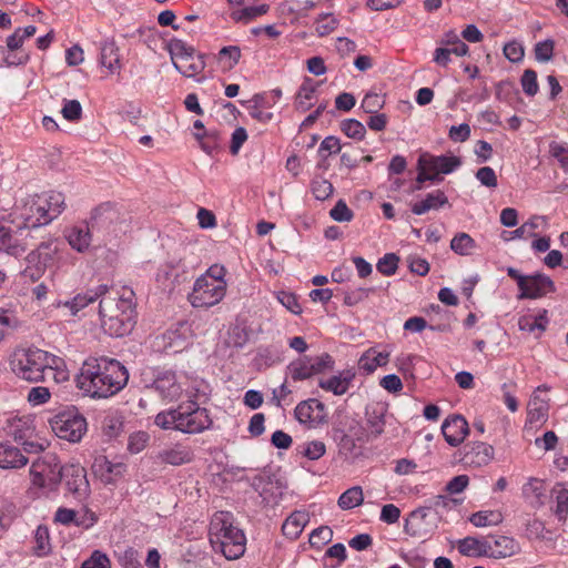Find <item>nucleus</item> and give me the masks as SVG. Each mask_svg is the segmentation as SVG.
<instances>
[{"instance_id":"nucleus-1","label":"nucleus","mask_w":568,"mask_h":568,"mask_svg":"<svg viewBox=\"0 0 568 568\" xmlns=\"http://www.w3.org/2000/svg\"><path fill=\"white\" fill-rule=\"evenodd\" d=\"M207 385L204 381H193L185 389L187 400L174 408L156 414L154 424L165 430H178L184 434H200L209 429L213 420L206 408L199 400L207 397Z\"/></svg>"},{"instance_id":"nucleus-2","label":"nucleus","mask_w":568,"mask_h":568,"mask_svg":"<svg viewBox=\"0 0 568 568\" xmlns=\"http://www.w3.org/2000/svg\"><path fill=\"white\" fill-rule=\"evenodd\" d=\"M128 381L125 366L105 356L87 358L75 377L77 387L92 398L111 397L122 390Z\"/></svg>"},{"instance_id":"nucleus-3","label":"nucleus","mask_w":568,"mask_h":568,"mask_svg":"<svg viewBox=\"0 0 568 568\" xmlns=\"http://www.w3.org/2000/svg\"><path fill=\"white\" fill-rule=\"evenodd\" d=\"M233 515L217 511L210 524V542L215 551H221L227 560L242 557L246 549V537L242 529L234 526Z\"/></svg>"},{"instance_id":"nucleus-4","label":"nucleus","mask_w":568,"mask_h":568,"mask_svg":"<svg viewBox=\"0 0 568 568\" xmlns=\"http://www.w3.org/2000/svg\"><path fill=\"white\" fill-rule=\"evenodd\" d=\"M59 358L37 347L17 348L10 356V369L20 379L39 383L45 382L48 365Z\"/></svg>"},{"instance_id":"nucleus-5","label":"nucleus","mask_w":568,"mask_h":568,"mask_svg":"<svg viewBox=\"0 0 568 568\" xmlns=\"http://www.w3.org/2000/svg\"><path fill=\"white\" fill-rule=\"evenodd\" d=\"M63 209L64 195L60 192H50L45 196H38L21 213L23 220L21 227L30 230L47 225L60 215Z\"/></svg>"},{"instance_id":"nucleus-6","label":"nucleus","mask_w":568,"mask_h":568,"mask_svg":"<svg viewBox=\"0 0 568 568\" xmlns=\"http://www.w3.org/2000/svg\"><path fill=\"white\" fill-rule=\"evenodd\" d=\"M53 433L61 439L78 443L87 433V419L75 408L71 407L59 412L50 419Z\"/></svg>"},{"instance_id":"nucleus-7","label":"nucleus","mask_w":568,"mask_h":568,"mask_svg":"<svg viewBox=\"0 0 568 568\" xmlns=\"http://www.w3.org/2000/svg\"><path fill=\"white\" fill-rule=\"evenodd\" d=\"M60 466L59 459L54 454H45L34 460L30 468V477L32 485L54 491L60 484Z\"/></svg>"},{"instance_id":"nucleus-8","label":"nucleus","mask_w":568,"mask_h":568,"mask_svg":"<svg viewBox=\"0 0 568 568\" xmlns=\"http://www.w3.org/2000/svg\"><path fill=\"white\" fill-rule=\"evenodd\" d=\"M440 516L430 507H419L409 513L405 520L404 531L410 537L427 538L438 527Z\"/></svg>"},{"instance_id":"nucleus-9","label":"nucleus","mask_w":568,"mask_h":568,"mask_svg":"<svg viewBox=\"0 0 568 568\" xmlns=\"http://www.w3.org/2000/svg\"><path fill=\"white\" fill-rule=\"evenodd\" d=\"M57 251L54 241L41 242L36 250L27 255V267L21 272V276L32 283L37 282L52 263Z\"/></svg>"},{"instance_id":"nucleus-10","label":"nucleus","mask_w":568,"mask_h":568,"mask_svg":"<svg viewBox=\"0 0 568 568\" xmlns=\"http://www.w3.org/2000/svg\"><path fill=\"white\" fill-rule=\"evenodd\" d=\"M60 483H63L65 491L78 500L85 499L90 494V484L87 470L80 464H67L60 469Z\"/></svg>"},{"instance_id":"nucleus-11","label":"nucleus","mask_w":568,"mask_h":568,"mask_svg":"<svg viewBox=\"0 0 568 568\" xmlns=\"http://www.w3.org/2000/svg\"><path fill=\"white\" fill-rule=\"evenodd\" d=\"M226 287L199 277L189 294V302L196 308H209L219 304L225 296Z\"/></svg>"},{"instance_id":"nucleus-12","label":"nucleus","mask_w":568,"mask_h":568,"mask_svg":"<svg viewBox=\"0 0 568 568\" xmlns=\"http://www.w3.org/2000/svg\"><path fill=\"white\" fill-rule=\"evenodd\" d=\"M146 388L154 390L164 402H176L183 394L182 384L178 381V376L172 371H159L150 384H145Z\"/></svg>"},{"instance_id":"nucleus-13","label":"nucleus","mask_w":568,"mask_h":568,"mask_svg":"<svg viewBox=\"0 0 568 568\" xmlns=\"http://www.w3.org/2000/svg\"><path fill=\"white\" fill-rule=\"evenodd\" d=\"M133 292L130 291L128 296H125V294L120 296L118 292H115L112 287H109V293L103 294L99 302L100 320L114 317L118 315L121 316V314H124V311L128 313L129 311H134L131 298Z\"/></svg>"},{"instance_id":"nucleus-14","label":"nucleus","mask_w":568,"mask_h":568,"mask_svg":"<svg viewBox=\"0 0 568 568\" xmlns=\"http://www.w3.org/2000/svg\"><path fill=\"white\" fill-rule=\"evenodd\" d=\"M494 453L495 450L491 445L478 440L469 442L460 450V462L465 466L478 468L489 464L494 458Z\"/></svg>"},{"instance_id":"nucleus-15","label":"nucleus","mask_w":568,"mask_h":568,"mask_svg":"<svg viewBox=\"0 0 568 568\" xmlns=\"http://www.w3.org/2000/svg\"><path fill=\"white\" fill-rule=\"evenodd\" d=\"M442 434L452 447H458L469 434V426L462 415H449L442 425Z\"/></svg>"},{"instance_id":"nucleus-16","label":"nucleus","mask_w":568,"mask_h":568,"mask_svg":"<svg viewBox=\"0 0 568 568\" xmlns=\"http://www.w3.org/2000/svg\"><path fill=\"white\" fill-rule=\"evenodd\" d=\"M295 418L310 426H316L325 422V405L316 398H310L297 404L294 410Z\"/></svg>"},{"instance_id":"nucleus-17","label":"nucleus","mask_w":568,"mask_h":568,"mask_svg":"<svg viewBox=\"0 0 568 568\" xmlns=\"http://www.w3.org/2000/svg\"><path fill=\"white\" fill-rule=\"evenodd\" d=\"M420 164H426V168L433 174H437V181L440 182L443 178L439 174H449L462 165V160L458 156L452 155H433L428 152L419 155Z\"/></svg>"},{"instance_id":"nucleus-18","label":"nucleus","mask_w":568,"mask_h":568,"mask_svg":"<svg viewBox=\"0 0 568 568\" xmlns=\"http://www.w3.org/2000/svg\"><path fill=\"white\" fill-rule=\"evenodd\" d=\"M527 277L526 285L520 290L518 298H538L556 290L555 283L547 275L535 274Z\"/></svg>"},{"instance_id":"nucleus-19","label":"nucleus","mask_w":568,"mask_h":568,"mask_svg":"<svg viewBox=\"0 0 568 568\" xmlns=\"http://www.w3.org/2000/svg\"><path fill=\"white\" fill-rule=\"evenodd\" d=\"M101 326L112 337H122L129 334L134 326V311L101 320Z\"/></svg>"},{"instance_id":"nucleus-20","label":"nucleus","mask_w":568,"mask_h":568,"mask_svg":"<svg viewBox=\"0 0 568 568\" xmlns=\"http://www.w3.org/2000/svg\"><path fill=\"white\" fill-rule=\"evenodd\" d=\"M108 293L109 286L106 284H100L94 288L77 294L72 300L65 301L63 306L67 307L72 315H77L81 310L98 300L100 301L101 296Z\"/></svg>"},{"instance_id":"nucleus-21","label":"nucleus","mask_w":568,"mask_h":568,"mask_svg":"<svg viewBox=\"0 0 568 568\" xmlns=\"http://www.w3.org/2000/svg\"><path fill=\"white\" fill-rule=\"evenodd\" d=\"M92 232H94L88 223L71 226L64 232V236L69 245L79 253L88 252L91 241Z\"/></svg>"},{"instance_id":"nucleus-22","label":"nucleus","mask_w":568,"mask_h":568,"mask_svg":"<svg viewBox=\"0 0 568 568\" xmlns=\"http://www.w3.org/2000/svg\"><path fill=\"white\" fill-rule=\"evenodd\" d=\"M118 217L116 210L110 203H103L92 211L87 223L93 231L108 230Z\"/></svg>"},{"instance_id":"nucleus-23","label":"nucleus","mask_w":568,"mask_h":568,"mask_svg":"<svg viewBox=\"0 0 568 568\" xmlns=\"http://www.w3.org/2000/svg\"><path fill=\"white\" fill-rule=\"evenodd\" d=\"M28 458L21 450L9 442L0 443V467L3 469L20 468L26 466Z\"/></svg>"},{"instance_id":"nucleus-24","label":"nucleus","mask_w":568,"mask_h":568,"mask_svg":"<svg viewBox=\"0 0 568 568\" xmlns=\"http://www.w3.org/2000/svg\"><path fill=\"white\" fill-rule=\"evenodd\" d=\"M158 458L165 464L180 466L187 464L193 459V452L190 447L176 444L173 447L162 449L158 454Z\"/></svg>"},{"instance_id":"nucleus-25","label":"nucleus","mask_w":568,"mask_h":568,"mask_svg":"<svg viewBox=\"0 0 568 568\" xmlns=\"http://www.w3.org/2000/svg\"><path fill=\"white\" fill-rule=\"evenodd\" d=\"M337 432H344L349 436H353L359 443L368 442V430L362 425V423L351 415H339L336 424Z\"/></svg>"},{"instance_id":"nucleus-26","label":"nucleus","mask_w":568,"mask_h":568,"mask_svg":"<svg viewBox=\"0 0 568 568\" xmlns=\"http://www.w3.org/2000/svg\"><path fill=\"white\" fill-rule=\"evenodd\" d=\"M100 63L105 67L110 73H119L121 70L119 48L114 40L106 39L100 48Z\"/></svg>"},{"instance_id":"nucleus-27","label":"nucleus","mask_w":568,"mask_h":568,"mask_svg":"<svg viewBox=\"0 0 568 568\" xmlns=\"http://www.w3.org/2000/svg\"><path fill=\"white\" fill-rule=\"evenodd\" d=\"M491 544L487 539L465 537L458 541V551L464 556L489 557Z\"/></svg>"},{"instance_id":"nucleus-28","label":"nucleus","mask_w":568,"mask_h":568,"mask_svg":"<svg viewBox=\"0 0 568 568\" xmlns=\"http://www.w3.org/2000/svg\"><path fill=\"white\" fill-rule=\"evenodd\" d=\"M448 204V199L440 190L428 193L424 200L412 205V212L416 215H423L429 210H438Z\"/></svg>"},{"instance_id":"nucleus-29","label":"nucleus","mask_w":568,"mask_h":568,"mask_svg":"<svg viewBox=\"0 0 568 568\" xmlns=\"http://www.w3.org/2000/svg\"><path fill=\"white\" fill-rule=\"evenodd\" d=\"M388 359V352H377L375 348H369L361 356L358 365L361 369L372 374L377 367L385 366Z\"/></svg>"},{"instance_id":"nucleus-30","label":"nucleus","mask_w":568,"mask_h":568,"mask_svg":"<svg viewBox=\"0 0 568 568\" xmlns=\"http://www.w3.org/2000/svg\"><path fill=\"white\" fill-rule=\"evenodd\" d=\"M523 496L531 506H542L545 498L544 481L534 477L529 478V480L523 486Z\"/></svg>"},{"instance_id":"nucleus-31","label":"nucleus","mask_w":568,"mask_h":568,"mask_svg":"<svg viewBox=\"0 0 568 568\" xmlns=\"http://www.w3.org/2000/svg\"><path fill=\"white\" fill-rule=\"evenodd\" d=\"M270 10L268 4L250 6L244 8H231L230 17L234 22L248 23L253 19L265 14Z\"/></svg>"},{"instance_id":"nucleus-32","label":"nucleus","mask_w":568,"mask_h":568,"mask_svg":"<svg viewBox=\"0 0 568 568\" xmlns=\"http://www.w3.org/2000/svg\"><path fill=\"white\" fill-rule=\"evenodd\" d=\"M349 372L342 373L329 377L328 379H321L318 386L325 390L332 392L334 395H344L349 388V382L353 378Z\"/></svg>"},{"instance_id":"nucleus-33","label":"nucleus","mask_w":568,"mask_h":568,"mask_svg":"<svg viewBox=\"0 0 568 568\" xmlns=\"http://www.w3.org/2000/svg\"><path fill=\"white\" fill-rule=\"evenodd\" d=\"M494 545L496 547L495 550H490L489 557L493 558H506L514 556L518 552L519 546L517 541L507 536H496L494 537Z\"/></svg>"},{"instance_id":"nucleus-34","label":"nucleus","mask_w":568,"mask_h":568,"mask_svg":"<svg viewBox=\"0 0 568 568\" xmlns=\"http://www.w3.org/2000/svg\"><path fill=\"white\" fill-rule=\"evenodd\" d=\"M173 67L184 77L192 78L204 70V55L196 54L195 52L194 54H192V59L174 62Z\"/></svg>"},{"instance_id":"nucleus-35","label":"nucleus","mask_w":568,"mask_h":568,"mask_svg":"<svg viewBox=\"0 0 568 568\" xmlns=\"http://www.w3.org/2000/svg\"><path fill=\"white\" fill-rule=\"evenodd\" d=\"M36 428L30 417H21L11 425L10 434L17 443L24 442L34 437Z\"/></svg>"},{"instance_id":"nucleus-36","label":"nucleus","mask_w":568,"mask_h":568,"mask_svg":"<svg viewBox=\"0 0 568 568\" xmlns=\"http://www.w3.org/2000/svg\"><path fill=\"white\" fill-rule=\"evenodd\" d=\"M317 89V85L314 83V81L311 78H306L302 85L298 89V92L296 94L295 99V106L297 110H301L303 112L307 111L312 103V99L314 98L315 91Z\"/></svg>"},{"instance_id":"nucleus-37","label":"nucleus","mask_w":568,"mask_h":568,"mask_svg":"<svg viewBox=\"0 0 568 568\" xmlns=\"http://www.w3.org/2000/svg\"><path fill=\"white\" fill-rule=\"evenodd\" d=\"M364 501V493L361 486H353L346 489L338 498L337 505L343 510L358 507Z\"/></svg>"},{"instance_id":"nucleus-38","label":"nucleus","mask_w":568,"mask_h":568,"mask_svg":"<svg viewBox=\"0 0 568 568\" xmlns=\"http://www.w3.org/2000/svg\"><path fill=\"white\" fill-rule=\"evenodd\" d=\"M0 251H4L9 255L19 256L26 252V247L19 244L18 240L12 236L9 227L0 226Z\"/></svg>"},{"instance_id":"nucleus-39","label":"nucleus","mask_w":568,"mask_h":568,"mask_svg":"<svg viewBox=\"0 0 568 568\" xmlns=\"http://www.w3.org/2000/svg\"><path fill=\"white\" fill-rule=\"evenodd\" d=\"M168 50L172 60V63L181 60L192 59V54L195 53V49L187 45L183 40L172 39L168 43Z\"/></svg>"},{"instance_id":"nucleus-40","label":"nucleus","mask_w":568,"mask_h":568,"mask_svg":"<svg viewBox=\"0 0 568 568\" xmlns=\"http://www.w3.org/2000/svg\"><path fill=\"white\" fill-rule=\"evenodd\" d=\"M306 521V514L295 511L284 521V524L282 525V531L286 536L296 538L302 532Z\"/></svg>"},{"instance_id":"nucleus-41","label":"nucleus","mask_w":568,"mask_h":568,"mask_svg":"<svg viewBox=\"0 0 568 568\" xmlns=\"http://www.w3.org/2000/svg\"><path fill=\"white\" fill-rule=\"evenodd\" d=\"M450 248L458 255L467 256L476 248V242L469 234L460 232L452 239Z\"/></svg>"},{"instance_id":"nucleus-42","label":"nucleus","mask_w":568,"mask_h":568,"mask_svg":"<svg viewBox=\"0 0 568 568\" xmlns=\"http://www.w3.org/2000/svg\"><path fill=\"white\" fill-rule=\"evenodd\" d=\"M283 361V351L276 345H270L260 348L256 355V362L260 366L271 367Z\"/></svg>"},{"instance_id":"nucleus-43","label":"nucleus","mask_w":568,"mask_h":568,"mask_svg":"<svg viewBox=\"0 0 568 568\" xmlns=\"http://www.w3.org/2000/svg\"><path fill=\"white\" fill-rule=\"evenodd\" d=\"M286 371L294 382L305 381L314 376L313 372L311 371L308 357H303L298 361L292 362L287 366Z\"/></svg>"},{"instance_id":"nucleus-44","label":"nucleus","mask_w":568,"mask_h":568,"mask_svg":"<svg viewBox=\"0 0 568 568\" xmlns=\"http://www.w3.org/2000/svg\"><path fill=\"white\" fill-rule=\"evenodd\" d=\"M201 149L209 155H212L220 148V133L216 130L194 133Z\"/></svg>"},{"instance_id":"nucleus-45","label":"nucleus","mask_w":568,"mask_h":568,"mask_svg":"<svg viewBox=\"0 0 568 568\" xmlns=\"http://www.w3.org/2000/svg\"><path fill=\"white\" fill-rule=\"evenodd\" d=\"M469 521L476 527L496 526L503 521V515L497 510H480L473 514Z\"/></svg>"},{"instance_id":"nucleus-46","label":"nucleus","mask_w":568,"mask_h":568,"mask_svg":"<svg viewBox=\"0 0 568 568\" xmlns=\"http://www.w3.org/2000/svg\"><path fill=\"white\" fill-rule=\"evenodd\" d=\"M19 326V320L14 312L0 307V342Z\"/></svg>"},{"instance_id":"nucleus-47","label":"nucleus","mask_w":568,"mask_h":568,"mask_svg":"<svg viewBox=\"0 0 568 568\" xmlns=\"http://www.w3.org/2000/svg\"><path fill=\"white\" fill-rule=\"evenodd\" d=\"M552 491L556 495L555 515L560 521H564L568 516V489L558 484Z\"/></svg>"},{"instance_id":"nucleus-48","label":"nucleus","mask_w":568,"mask_h":568,"mask_svg":"<svg viewBox=\"0 0 568 568\" xmlns=\"http://www.w3.org/2000/svg\"><path fill=\"white\" fill-rule=\"evenodd\" d=\"M342 132L351 139L363 140L366 134L364 124L356 119L343 120L339 124Z\"/></svg>"},{"instance_id":"nucleus-49","label":"nucleus","mask_w":568,"mask_h":568,"mask_svg":"<svg viewBox=\"0 0 568 568\" xmlns=\"http://www.w3.org/2000/svg\"><path fill=\"white\" fill-rule=\"evenodd\" d=\"M337 23L338 21L333 13H322L314 22L315 31L320 37H325L336 29Z\"/></svg>"},{"instance_id":"nucleus-50","label":"nucleus","mask_w":568,"mask_h":568,"mask_svg":"<svg viewBox=\"0 0 568 568\" xmlns=\"http://www.w3.org/2000/svg\"><path fill=\"white\" fill-rule=\"evenodd\" d=\"M53 520L63 526L74 525L80 527L84 524V520L79 518L75 510L65 507H59L57 509Z\"/></svg>"},{"instance_id":"nucleus-51","label":"nucleus","mask_w":568,"mask_h":568,"mask_svg":"<svg viewBox=\"0 0 568 568\" xmlns=\"http://www.w3.org/2000/svg\"><path fill=\"white\" fill-rule=\"evenodd\" d=\"M548 403L529 402L527 422L530 424L544 423L548 417Z\"/></svg>"},{"instance_id":"nucleus-52","label":"nucleus","mask_w":568,"mask_h":568,"mask_svg":"<svg viewBox=\"0 0 568 568\" xmlns=\"http://www.w3.org/2000/svg\"><path fill=\"white\" fill-rule=\"evenodd\" d=\"M311 191L316 200L325 201L333 194L334 187L326 179H314L311 183Z\"/></svg>"},{"instance_id":"nucleus-53","label":"nucleus","mask_w":568,"mask_h":568,"mask_svg":"<svg viewBox=\"0 0 568 568\" xmlns=\"http://www.w3.org/2000/svg\"><path fill=\"white\" fill-rule=\"evenodd\" d=\"M399 257L395 253H387L378 260L376 264L377 271L385 275H394L398 268Z\"/></svg>"},{"instance_id":"nucleus-54","label":"nucleus","mask_w":568,"mask_h":568,"mask_svg":"<svg viewBox=\"0 0 568 568\" xmlns=\"http://www.w3.org/2000/svg\"><path fill=\"white\" fill-rule=\"evenodd\" d=\"M375 287H358L353 291L346 292L344 295L343 303L346 306H355L367 300L372 293H375Z\"/></svg>"},{"instance_id":"nucleus-55","label":"nucleus","mask_w":568,"mask_h":568,"mask_svg":"<svg viewBox=\"0 0 568 568\" xmlns=\"http://www.w3.org/2000/svg\"><path fill=\"white\" fill-rule=\"evenodd\" d=\"M62 116L70 122H78L82 118V105L78 100H63Z\"/></svg>"},{"instance_id":"nucleus-56","label":"nucleus","mask_w":568,"mask_h":568,"mask_svg":"<svg viewBox=\"0 0 568 568\" xmlns=\"http://www.w3.org/2000/svg\"><path fill=\"white\" fill-rule=\"evenodd\" d=\"M308 359H310L311 371L313 372V375H318L326 371L333 369L334 359L327 353H323L322 355L316 356V357H308Z\"/></svg>"},{"instance_id":"nucleus-57","label":"nucleus","mask_w":568,"mask_h":568,"mask_svg":"<svg viewBox=\"0 0 568 568\" xmlns=\"http://www.w3.org/2000/svg\"><path fill=\"white\" fill-rule=\"evenodd\" d=\"M36 552L38 556L47 555L50 550V535L45 526H39L34 532Z\"/></svg>"},{"instance_id":"nucleus-58","label":"nucleus","mask_w":568,"mask_h":568,"mask_svg":"<svg viewBox=\"0 0 568 568\" xmlns=\"http://www.w3.org/2000/svg\"><path fill=\"white\" fill-rule=\"evenodd\" d=\"M520 84L525 94L528 97L536 95L539 90L536 71L532 69L525 70L520 78Z\"/></svg>"},{"instance_id":"nucleus-59","label":"nucleus","mask_w":568,"mask_h":568,"mask_svg":"<svg viewBox=\"0 0 568 568\" xmlns=\"http://www.w3.org/2000/svg\"><path fill=\"white\" fill-rule=\"evenodd\" d=\"M555 43L552 40L547 39L535 44V59L538 62H548L554 55Z\"/></svg>"},{"instance_id":"nucleus-60","label":"nucleus","mask_w":568,"mask_h":568,"mask_svg":"<svg viewBox=\"0 0 568 568\" xmlns=\"http://www.w3.org/2000/svg\"><path fill=\"white\" fill-rule=\"evenodd\" d=\"M329 216L336 222H349L354 217L353 211L347 206L345 201L338 200L335 206L331 210Z\"/></svg>"},{"instance_id":"nucleus-61","label":"nucleus","mask_w":568,"mask_h":568,"mask_svg":"<svg viewBox=\"0 0 568 568\" xmlns=\"http://www.w3.org/2000/svg\"><path fill=\"white\" fill-rule=\"evenodd\" d=\"M504 55L513 63L523 61L525 57V49L523 44L516 40L510 41L504 45Z\"/></svg>"},{"instance_id":"nucleus-62","label":"nucleus","mask_w":568,"mask_h":568,"mask_svg":"<svg viewBox=\"0 0 568 568\" xmlns=\"http://www.w3.org/2000/svg\"><path fill=\"white\" fill-rule=\"evenodd\" d=\"M326 452V446L322 440H312L303 446L302 454L310 460L320 459Z\"/></svg>"},{"instance_id":"nucleus-63","label":"nucleus","mask_w":568,"mask_h":568,"mask_svg":"<svg viewBox=\"0 0 568 568\" xmlns=\"http://www.w3.org/2000/svg\"><path fill=\"white\" fill-rule=\"evenodd\" d=\"M342 144L338 138L334 135L326 136L320 148H318V154L324 160L327 158V155L336 154L341 151Z\"/></svg>"},{"instance_id":"nucleus-64","label":"nucleus","mask_w":568,"mask_h":568,"mask_svg":"<svg viewBox=\"0 0 568 568\" xmlns=\"http://www.w3.org/2000/svg\"><path fill=\"white\" fill-rule=\"evenodd\" d=\"M111 562L108 556L100 550H94L89 559H87L81 568H110Z\"/></svg>"}]
</instances>
